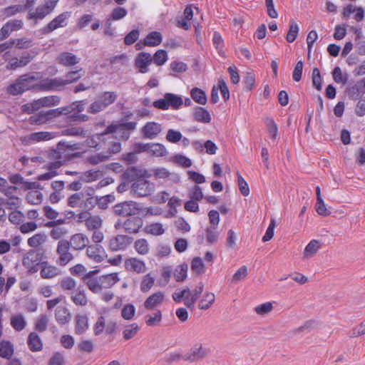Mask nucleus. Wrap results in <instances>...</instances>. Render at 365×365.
I'll list each match as a JSON object with an SVG mask.
<instances>
[{
    "label": "nucleus",
    "mask_w": 365,
    "mask_h": 365,
    "mask_svg": "<svg viewBox=\"0 0 365 365\" xmlns=\"http://www.w3.org/2000/svg\"><path fill=\"white\" fill-rule=\"evenodd\" d=\"M35 80L36 78L32 73L22 75L16 79L15 83L7 87V92L12 96H18L26 91L37 90V87H34V85H29V83Z\"/></svg>",
    "instance_id": "obj_1"
},
{
    "label": "nucleus",
    "mask_w": 365,
    "mask_h": 365,
    "mask_svg": "<svg viewBox=\"0 0 365 365\" xmlns=\"http://www.w3.org/2000/svg\"><path fill=\"white\" fill-rule=\"evenodd\" d=\"M183 104V100L180 96L173 93H165L163 98L155 100L153 106L158 109L168 110L171 107L174 110H178Z\"/></svg>",
    "instance_id": "obj_2"
},
{
    "label": "nucleus",
    "mask_w": 365,
    "mask_h": 365,
    "mask_svg": "<svg viewBox=\"0 0 365 365\" xmlns=\"http://www.w3.org/2000/svg\"><path fill=\"white\" fill-rule=\"evenodd\" d=\"M113 209L115 215L128 217L138 214L143 210V207L140 203L128 200L115 205Z\"/></svg>",
    "instance_id": "obj_3"
},
{
    "label": "nucleus",
    "mask_w": 365,
    "mask_h": 365,
    "mask_svg": "<svg viewBox=\"0 0 365 365\" xmlns=\"http://www.w3.org/2000/svg\"><path fill=\"white\" fill-rule=\"evenodd\" d=\"M71 11H65L60 14L52 21H51L46 26L40 29L41 34L47 35L58 28L67 26L68 19L71 17Z\"/></svg>",
    "instance_id": "obj_4"
},
{
    "label": "nucleus",
    "mask_w": 365,
    "mask_h": 365,
    "mask_svg": "<svg viewBox=\"0 0 365 365\" xmlns=\"http://www.w3.org/2000/svg\"><path fill=\"white\" fill-rule=\"evenodd\" d=\"M209 354V349L203 347L201 344L197 343L190 348L188 353L183 355V360L192 363L205 359Z\"/></svg>",
    "instance_id": "obj_5"
},
{
    "label": "nucleus",
    "mask_w": 365,
    "mask_h": 365,
    "mask_svg": "<svg viewBox=\"0 0 365 365\" xmlns=\"http://www.w3.org/2000/svg\"><path fill=\"white\" fill-rule=\"evenodd\" d=\"M60 111L58 109H51L48 110H41L38 113L31 115L29 118V123L34 125H41L52 120L53 118L59 117Z\"/></svg>",
    "instance_id": "obj_6"
},
{
    "label": "nucleus",
    "mask_w": 365,
    "mask_h": 365,
    "mask_svg": "<svg viewBox=\"0 0 365 365\" xmlns=\"http://www.w3.org/2000/svg\"><path fill=\"white\" fill-rule=\"evenodd\" d=\"M37 51L30 50L24 51L20 56V58H12L6 66V68L9 70H16L19 67H23L29 64L33 58L37 55Z\"/></svg>",
    "instance_id": "obj_7"
},
{
    "label": "nucleus",
    "mask_w": 365,
    "mask_h": 365,
    "mask_svg": "<svg viewBox=\"0 0 365 365\" xmlns=\"http://www.w3.org/2000/svg\"><path fill=\"white\" fill-rule=\"evenodd\" d=\"M153 188L150 182L145 179H140L133 182L131 185V192L135 197H145L151 194Z\"/></svg>",
    "instance_id": "obj_8"
},
{
    "label": "nucleus",
    "mask_w": 365,
    "mask_h": 365,
    "mask_svg": "<svg viewBox=\"0 0 365 365\" xmlns=\"http://www.w3.org/2000/svg\"><path fill=\"white\" fill-rule=\"evenodd\" d=\"M133 240V237L128 235H118L110 240L108 247L113 252L124 250L132 243Z\"/></svg>",
    "instance_id": "obj_9"
},
{
    "label": "nucleus",
    "mask_w": 365,
    "mask_h": 365,
    "mask_svg": "<svg viewBox=\"0 0 365 365\" xmlns=\"http://www.w3.org/2000/svg\"><path fill=\"white\" fill-rule=\"evenodd\" d=\"M65 80L60 78H48L42 80L39 83L34 84V87H37L38 91H53L59 90V87L66 86Z\"/></svg>",
    "instance_id": "obj_10"
},
{
    "label": "nucleus",
    "mask_w": 365,
    "mask_h": 365,
    "mask_svg": "<svg viewBox=\"0 0 365 365\" xmlns=\"http://www.w3.org/2000/svg\"><path fill=\"white\" fill-rule=\"evenodd\" d=\"M153 62V58L150 53L147 52H140L137 54L135 59V67L138 69L141 73H145L149 71L148 66Z\"/></svg>",
    "instance_id": "obj_11"
},
{
    "label": "nucleus",
    "mask_w": 365,
    "mask_h": 365,
    "mask_svg": "<svg viewBox=\"0 0 365 365\" xmlns=\"http://www.w3.org/2000/svg\"><path fill=\"white\" fill-rule=\"evenodd\" d=\"M86 255L90 259L98 263L101 262L108 256L103 247L100 245H88Z\"/></svg>",
    "instance_id": "obj_12"
},
{
    "label": "nucleus",
    "mask_w": 365,
    "mask_h": 365,
    "mask_svg": "<svg viewBox=\"0 0 365 365\" xmlns=\"http://www.w3.org/2000/svg\"><path fill=\"white\" fill-rule=\"evenodd\" d=\"M143 169H139L135 166H130L122 174L121 178L128 182H136L140 179H145V175L142 174Z\"/></svg>",
    "instance_id": "obj_13"
},
{
    "label": "nucleus",
    "mask_w": 365,
    "mask_h": 365,
    "mask_svg": "<svg viewBox=\"0 0 365 365\" xmlns=\"http://www.w3.org/2000/svg\"><path fill=\"white\" fill-rule=\"evenodd\" d=\"M45 252L43 250H29L26 255L24 257L22 260V264L26 265L27 261H29L32 263L41 264L43 261V259L45 258Z\"/></svg>",
    "instance_id": "obj_14"
},
{
    "label": "nucleus",
    "mask_w": 365,
    "mask_h": 365,
    "mask_svg": "<svg viewBox=\"0 0 365 365\" xmlns=\"http://www.w3.org/2000/svg\"><path fill=\"white\" fill-rule=\"evenodd\" d=\"M143 225L142 218L133 217L127 219L123 223L125 230L128 233H138Z\"/></svg>",
    "instance_id": "obj_15"
},
{
    "label": "nucleus",
    "mask_w": 365,
    "mask_h": 365,
    "mask_svg": "<svg viewBox=\"0 0 365 365\" xmlns=\"http://www.w3.org/2000/svg\"><path fill=\"white\" fill-rule=\"evenodd\" d=\"M141 131L144 138L153 139L161 131V128L160 125L155 122H148L142 128Z\"/></svg>",
    "instance_id": "obj_16"
},
{
    "label": "nucleus",
    "mask_w": 365,
    "mask_h": 365,
    "mask_svg": "<svg viewBox=\"0 0 365 365\" xmlns=\"http://www.w3.org/2000/svg\"><path fill=\"white\" fill-rule=\"evenodd\" d=\"M69 242L73 250H81L88 246L89 240L85 235L77 233L71 236Z\"/></svg>",
    "instance_id": "obj_17"
},
{
    "label": "nucleus",
    "mask_w": 365,
    "mask_h": 365,
    "mask_svg": "<svg viewBox=\"0 0 365 365\" xmlns=\"http://www.w3.org/2000/svg\"><path fill=\"white\" fill-rule=\"evenodd\" d=\"M164 297L162 292H155L145 299L143 306L148 311L153 310L155 307L162 304Z\"/></svg>",
    "instance_id": "obj_18"
},
{
    "label": "nucleus",
    "mask_w": 365,
    "mask_h": 365,
    "mask_svg": "<svg viewBox=\"0 0 365 365\" xmlns=\"http://www.w3.org/2000/svg\"><path fill=\"white\" fill-rule=\"evenodd\" d=\"M27 345L29 349L33 352L39 351L43 349L42 340L36 331H32L29 334Z\"/></svg>",
    "instance_id": "obj_19"
},
{
    "label": "nucleus",
    "mask_w": 365,
    "mask_h": 365,
    "mask_svg": "<svg viewBox=\"0 0 365 365\" xmlns=\"http://www.w3.org/2000/svg\"><path fill=\"white\" fill-rule=\"evenodd\" d=\"M125 267L128 271L142 273L145 272V262L140 259L133 257L125 260Z\"/></svg>",
    "instance_id": "obj_20"
},
{
    "label": "nucleus",
    "mask_w": 365,
    "mask_h": 365,
    "mask_svg": "<svg viewBox=\"0 0 365 365\" xmlns=\"http://www.w3.org/2000/svg\"><path fill=\"white\" fill-rule=\"evenodd\" d=\"M57 61L61 65L72 66L78 63L79 59L75 54L71 52H62L58 56Z\"/></svg>",
    "instance_id": "obj_21"
},
{
    "label": "nucleus",
    "mask_w": 365,
    "mask_h": 365,
    "mask_svg": "<svg viewBox=\"0 0 365 365\" xmlns=\"http://www.w3.org/2000/svg\"><path fill=\"white\" fill-rule=\"evenodd\" d=\"M192 115L194 120L197 122L209 123L212 120L210 112L205 108L201 106L195 107Z\"/></svg>",
    "instance_id": "obj_22"
},
{
    "label": "nucleus",
    "mask_w": 365,
    "mask_h": 365,
    "mask_svg": "<svg viewBox=\"0 0 365 365\" xmlns=\"http://www.w3.org/2000/svg\"><path fill=\"white\" fill-rule=\"evenodd\" d=\"M163 36L159 31H154L150 32L146 37L142 40L145 46H157L162 43Z\"/></svg>",
    "instance_id": "obj_23"
},
{
    "label": "nucleus",
    "mask_w": 365,
    "mask_h": 365,
    "mask_svg": "<svg viewBox=\"0 0 365 365\" xmlns=\"http://www.w3.org/2000/svg\"><path fill=\"white\" fill-rule=\"evenodd\" d=\"M41 269L40 274L43 279H51L58 274V269L53 265H49L47 261H43L40 264Z\"/></svg>",
    "instance_id": "obj_24"
},
{
    "label": "nucleus",
    "mask_w": 365,
    "mask_h": 365,
    "mask_svg": "<svg viewBox=\"0 0 365 365\" xmlns=\"http://www.w3.org/2000/svg\"><path fill=\"white\" fill-rule=\"evenodd\" d=\"M89 327L88 319L86 315L77 314L76 317L75 333L83 334Z\"/></svg>",
    "instance_id": "obj_25"
},
{
    "label": "nucleus",
    "mask_w": 365,
    "mask_h": 365,
    "mask_svg": "<svg viewBox=\"0 0 365 365\" xmlns=\"http://www.w3.org/2000/svg\"><path fill=\"white\" fill-rule=\"evenodd\" d=\"M120 280L118 274L113 272L110 274H103L99 277V281L102 285V288H110Z\"/></svg>",
    "instance_id": "obj_26"
},
{
    "label": "nucleus",
    "mask_w": 365,
    "mask_h": 365,
    "mask_svg": "<svg viewBox=\"0 0 365 365\" xmlns=\"http://www.w3.org/2000/svg\"><path fill=\"white\" fill-rule=\"evenodd\" d=\"M55 318L60 324H66L71 320V313L65 307H58L55 312Z\"/></svg>",
    "instance_id": "obj_27"
},
{
    "label": "nucleus",
    "mask_w": 365,
    "mask_h": 365,
    "mask_svg": "<svg viewBox=\"0 0 365 365\" xmlns=\"http://www.w3.org/2000/svg\"><path fill=\"white\" fill-rule=\"evenodd\" d=\"M14 352L12 343L9 341L2 340L0 341V357L10 359Z\"/></svg>",
    "instance_id": "obj_28"
},
{
    "label": "nucleus",
    "mask_w": 365,
    "mask_h": 365,
    "mask_svg": "<svg viewBox=\"0 0 365 365\" xmlns=\"http://www.w3.org/2000/svg\"><path fill=\"white\" fill-rule=\"evenodd\" d=\"M190 96L192 99L197 103L205 105L207 101L206 93L201 88L194 87L190 91Z\"/></svg>",
    "instance_id": "obj_29"
},
{
    "label": "nucleus",
    "mask_w": 365,
    "mask_h": 365,
    "mask_svg": "<svg viewBox=\"0 0 365 365\" xmlns=\"http://www.w3.org/2000/svg\"><path fill=\"white\" fill-rule=\"evenodd\" d=\"M289 28L286 36V40L289 43H292L296 40L298 36L299 28L294 19L289 21Z\"/></svg>",
    "instance_id": "obj_30"
},
{
    "label": "nucleus",
    "mask_w": 365,
    "mask_h": 365,
    "mask_svg": "<svg viewBox=\"0 0 365 365\" xmlns=\"http://www.w3.org/2000/svg\"><path fill=\"white\" fill-rule=\"evenodd\" d=\"M118 98V95L115 92L106 91L98 96L105 108H107L110 104L113 103Z\"/></svg>",
    "instance_id": "obj_31"
},
{
    "label": "nucleus",
    "mask_w": 365,
    "mask_h": 365,
    "mask_svg": "<svg viewBox=\"0 0 365 365\" xmlns=\"http://www.w3.org/2000/svg\"><path fill=\"white\" fill-rule=\"evenodd\" d=\"M11 327L18 331L23 330L26 326V322L22 314H16L11 318Z\"/></svg>",
    "instance_id": "obj_32"
},
{
    "label": "nucleus",
    "mask_w": 365,
    "mask_h": 365,
    "mask_svg": "<svg viewBox=\"0 0 365 365\" xmlns=\"http://www.w3.org/2000/svg\"><path fill=\"white\" fill-rule=\"evenodd\" d=\"M264 123L272 140H276L278 134V126L273 118L267 117L264 120Z\"/></svg>",
    "instance_id": "obj_33"
},
{
    "label": "nucleus",
    "mask_w": 365,
    "mask_h": 365,
    "mask_svg": "<svg viewBox=\"0 0 365 365\" xmlns=\"http://www.w3.org/2000/svg\"><path fill=\"white\" fill-rule=\"evenodd\" d=\"M188 265L186 263L178 265L174 272V277L176 282H183L187 276Z\"/></svg>",
    "instance_id": "obj_34"
},
{
    "label": "nucleus",
    "mask_w": 365,
    "mask_h": 365,
    "mask_svg": "<svg viewBox=\"0 0 365 365\" xmlns=\"http://www.w3.org/2000/svg\"><path fill=\"white\" fill-rule=\"evenodd\" d=\"M51 12L44 5L38 6L36 9V12H30L27 15L28 19H43Z\"/></svg>",
    "instance_id": "obj_35"
},
{
    "label": "nucleus",
    "mask_w": 365,
    "mask_h": 365,
    "mask_svg": "<svg viewBox=\"0 0 365 365\" xmlns=\"http://www.w3.org/2000/svg\"><path fill=\"white\" fill-rule=\"evenodd\" d=\"M61 135L66 136L86 137V131L83 127H71L61 130Z\"/></svg>",
    "instance_id": "obj_36"
},
{
    "label": "nucleus",
    "mask_w": 365,
    "mask_h": 365,
    "mask_svg": "<svg viewBox=\"0 0 365 365\" xmlns=\"http://www.w3.org/2000/svg\"><path fill=\"white\" fill-rule=\"evenodd\" d=\"M215 299V294L212 292L205 293L203 298L200 301L198 307L202 310H207L214 303Z\"/></svg>",
    "instance_id": "obj_37"
},
{
    "label": "nucleus",
    "mask_w": 365,
    "mask_h": 365,
    "mask_svg": "<svg viewBox=\"0 0 365 365\" xmlns=\"http://www.w3.org/2000/svg\"><path fill=\"white\" fill-rule=\"evenodd\" d=\"M85 225L88 230L98 229L102 225V220L98 215L90 216L85 220Z\"/></svg>",
    "instance_id": "obj_38"
},
{
    "label": "nucleus",
    "mask_w": 365,
    "mask_h": 365,
    "mask_svg": "<svg viewBox=\"0 0 365 365\" xmlns=\"http://www.w3.org/2000/svg\"><path fill=\"white\" fill-rule=\"evenodd\" d=\"M55 136H56V135L53 133L47 132V131H41V132L32 133L30 135V139L34 141L40 142V141H43V140H49L53 138Z\"/></svg>",
    "instance_id": "obj_39"
},
{
    "label": "nucleus",
    "mask_w": 365,
    "mask_h": 365,
    "mask_svg": "<svg viewBox=\"0 0 365 365\" xmlns=\"http://www.w3.org/2000/svg\"><path fill=\"white\" fill-rule=\"evenodd\" d=\"M153 63L157 66H163L168 59V53L164 49L158 50L152 56Z\"/></svg>",
    "instance_id": "obj_40"
},
{
    "label": "nucleus",
    "mask_w": 365,
    "mask_h": 365,
    "mask_svg": "<svg viewBox=\"0 0 365 365\" xmlns=\"http://www.w3.org/2000/svg\"><path fill=\"white\" fill-rule=\"evenodd\" d=\"M102 175L100 170H88L84 172L80 177V180L84 182H91L98 180Z\"/></svg>",
    "instance_id": "obj_41"
},
{
    "label": "nucleus",
    "mask_w": 365,
    "mask_h": 365,
    "mask_svg": "<svg viewBox=\"0 0 365 365\" xmlns=\"http://www.w3.org/2000/svg\"><path fill=\"white\" fill-rule=\"evenodd\" d=\"M332 78L335 83L346 84L348 81V74H343L341 69L336 66L331 71Z\"/></svg>",
    "instance_id": "obj_42"
},
{
    "label": "nucleus",
    "mask_w": 365,
    "mask_h": 365,
    "mask_svg": "<svg viewBox=\"0 0 365 365\" xmlns=\"http://www.w3.org/2000/svg\"><path fill=\"white\" fill-rule=\"evenodd\" d=\"M149 152L153 155L158 157H163L167 155L168 151L165 145L162 143H150V148L149 149Z\"/></svg>",
    "instance_id": "obj_43"
},
{
    "label": "nucleus",
    "mask_w": 365,
    "mask_h": 365,
    "mask_svg": "<svg viewBox=\"0 0 365 365\" xmlns=\"http://www.w3.org/2000/svg\"><path fill=\"white\" fill-rule=\"evenodd\" d=\"M171 160L173 163L185 168H190L192 165L191 160L182 154L175 155L174 156L172 157Z\"/></svg>",
    "instance_id": "obj_44"
},
{
    "label": "nucleus",
    "mask_w": 365,
    "mask_h": 365,
    "mask_svg": "<svg viewBox=\"0 0 365 365\" xmlns=\"http://www.w3.org/2000/svg\"><path fill=\"white\" fill-rule=\"evenodd\" d=\"M26 198L29 204L38 205L42 202L43 194L39 190H33L27 193Z\"/></svg>",
    "instance_id": "obj_45"
},
{
    "label": "nucleus",
    "mask_w": 365,
    "mask_h": 365,
    "mask_svg": "<svg viewBox=\"0 0 365 365\" xmlns=\"http://www.w3.org/2000/svg\"><path fill=\"white\" fill-rule=\"evenodd\" d=\"M320 248V242L317 240H312L304 249V256L311 257Z\"/></svg>",
    "instance_id": "obj_46"
},
{
    "label": "nucleus",
    "mask_w": 365,
    "mask_h": 365,
    "mask_svg": "<svg viewBox=\"0 0 365 365\" xmlns=\"http://www.w3.org/2000/svg\"><path fill=\"white\" fill-rule=\"evenodd\" d=\"M135 314V307L133 304H126L121 310V317L125 320H131Z\"/></svg>",
    "instance_id": "obj_47"
},
{
    "label": "nucleus",
    "mask_w": 365,
    "mask_h": 365,
    "mask_svg": "<svg viewBox=\"0 0 365 365\" xmlns=\"http://www.w3.org/2000/svg\"><path fill=\"white\" fill-rule=\"evenodd\" d=\"M144 231L153 235H161L165 232L163 225L159 222L153 223L149 226H146Z\"/></svg>",
    "instance_id": "obj_48"
},
{
    "label": "nucleus",
    "mask_w": 365,
    "mask_h": 365,
    "mask_svg": "<svg viewBox=\"0 0 365 365\" xmlns=\"http://www.w3.org/2000/svg\"><path fill=\"white\" fill-rule=\"evenodd\" d=\"M46 240V235L43 233H37L28 239V245L31 247H37Z\"/></svg>",
    "instance_id": "obj_49"
},
{
    "label": "nucleus",
    "mask_w": 365,
    "mask_h": 365,
    "mask_svg": "<svg viewBox=\"0 0 365 365\" xmlns=\"http://www.w3.org/2000/svg\"><path fill=\"white\" fill-rule=\"evenodd\" d=\"M140 329L137 323H133L127 326L123 331V338L125 340L132 339Z\"/></svg>",
    "instance_id": "obj_50"
},
{
    "label": "nucleus",
    "mask_w": 365,
    "mask_h": 365,
    "mask_svg": "<svg viewBox=\"0 0 365 365\" xmlns=\"http://www.w3.org/2000/svg\"><path fill=\"white\" fill-rule=\"evenodd\" d=\"M145 324L148 327L155 326L162 320V312L160 309H156L153 316L148 314L146 316Z\"/></svg>",
    "instance_id": "obj_51"
},
{
    "label": "nucleus",
    "mask_w": 365,
    "mask_h": 365,
    "mask_svg": "<svg viewBox=\"0 0 365 365\" xmlns=\"http://www.w3.org/2000/svg\"><path fill=\"white\" fill-rule=\"evenodd\" d=\"M244 90L250 91L253 89L255 84V75L251 72H247L243 78Z\"/></svg>",
    "instance_id": "obj_52"
},
{
    "label": "nucleus",
    "mask_w": 365,
    "mask_h": 365,
    "mask_svg": "<svg viewBox=\"0 0 365 365\" xmlns=\"http://www.w3.org/2000/svg\"><path fill=\"white\" fill-rule=\"evenodd\" d=\"M134 247L140 255H146L148 251V243L145 239H139L135 242Z\"/></svg>",
    "instance_id": "obj_53"
},
{
    "label": "nucleus",
    "mask_w": 365,
    "mask_h": 365,
    "mask_svg": "<svg viewBox=\"0 0 365 365\" xmlns=\"http://www.w3.org/2000/svg\"><path fill=\"white\" fill-rule=\"evenodd\" d=\"M48 322V318L46 314H41L35 323L34 329L38 332H43L46 330Z\"/></svg>",
    "instance_id": "obj_54"
},
{
    "label": "nucleus",
    "mask_w": 365,
    "mask_h": 365,
    "mask_svg": "<svg viewBox=\"0 0 365 365\" xmlns=\"http://www.w3.org/2000/svg\"><path fill=\"white\" fill-rule=\"evenodd\" d=\"M81 71V68L76 71H68L65 76L66 79H64L66 85L78 81L83 76V74L80 73Z\"/></svg>",
    "instance_id": "obj_55"
},
{
    "label": "nucleus",
    "mask_w": 365,
    "mask_h": 365,
    "mask_svg": "<svg viewBox=\"0 0 365 365\" xmlns=\"http://www.w3.org/2000/svg\"><path fill=\"white\" fill-rule=\"evenodd\" d=\"M128 14V11L121 6H117L113 9L108 18L113 21H118L123 19Z\"/></svg>",
    "instance_id": "obj_56"
},
{
    "label": "nucleus",
    "mask_w": 365,
    "mask_h": 365,
    "mask_svg": "<svg viewBox=\"0 0 365 365\" xmlns=\"http://www.w3.org/2000/svg\"><path fill=\"white\" fill-rule=\"evenodd\" d=\"M58 147L60 150H81L83 147V143H76L73 144H70L68 142L65 140H61L58 143Z\"/></svg>",
    "instance_id": "obj_57"
},
{
    "label": "nucleus",
    "mask_w": 365,
    "mask_h": 365,
    "mask_svg": "<svg viewBox=\"0 0 365 365\" xmlns=\"http://www.w3.org/2000/svg\"><path fill=\"white\" fill-rule=\"evenodd\" d=\"M312 83L313 86L317 90L321 91L322 88V78L319 69L314 68L312 71Z\"/></svg>",
    "instance_id": "obj_58"
},
{
    "label": "nucleus",
    "mask_w": 365,
    "mask_h": 365,
    "mask_svg": "<svg viewBox=\"0 0 365 365\" xmlns=\"http://www.w3.org/2000/svg\"><path fill=\"white\" fill-rule=\"evenodd\" d=\"M237 183L239 186L240 191L241 194L246 197L248 196L250 194V187L248 186V184L245 181V180L243 178V177L240 174L239 172L237 173Z\"/></svg>",
    "instance_id": "obj_59"
},
{
    "label": "nucleus",
    "mask_w": 365,
    "mask_h": 365,
    "mask_svg": "<svg viewBox=\"0 0 365 365\" xmlns=\"http://www.w3.org/2000/svg\"><path fill=\"white\" fill-rule=\"evenodd\" d=\"M182 138V133L179 130L169 129L166 135V140L172 143H177L181 140Z\"/></svg>",
    "instance_id": "obj_60"
},
{
    "label": "nucleus",
    "mask_w": 365,
    "mask_h": 365,
    "mask_svg": "<svg viewBox=\"0 0 365 365\" xmlns=\"http://www.w3.org/2000/svg\"><path fill=\"white\" fill-rule=\"evenodd\" d=\"M154 282L155 279L153 277H150V274H146L141 281L140 290L143 292H148L153 286Z\"/></svg>",
    "instance_id": "obj_61"
},
{
    "label": "nucleus",
    "mask_w": 365,
    "mask_h": 365,
    "mask_svg": "<svg viewBox=\"0 0 365 365\" xmlns=\"http://www.w3.org/2000/svg\"><path fill=\"white\" fill-rule=\"evenodd\" d=\"M140 31L138 29H133L124 37V43L127 46L133 44L139 38Z\"/></svg>",
    "instance_id": "obj_62"
},
{
    "label": "nucleus",
    "mask_w": 365,
    "mask_h": 365,
    "mask_svg": "<svg viewBox=\"0 0 365 365\" xmlns=\"http://www.w3.org/2000/svg\"><path fill=\"white\" fill-rule=\"evenodd\" d=\"M83 282L93 293H98L102 289V285L99 283L97 277L88 279Z\"/></svg>",
    "instance_id": "obj_63"
},
{
    "label": "nucleus",
    "mask_w": 365,
    "mask_h": 365,
    "mask_svg": "<svg viewBox=\"0 0 365 365\" xmlns=\"http://www.w3.org/2000/svg\"><path fill=\"white\" fill-rule=\"evenodd\" d=\"M65 361L63 354L58 351L53 353L48 362V365H64Z\"/></svg>",
    "instance_id": "obj_64"
}]
</instances>
